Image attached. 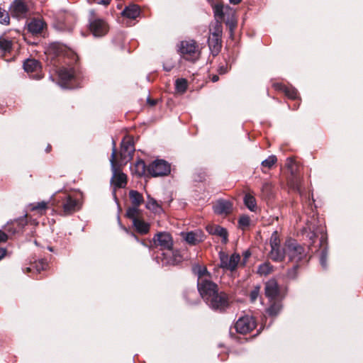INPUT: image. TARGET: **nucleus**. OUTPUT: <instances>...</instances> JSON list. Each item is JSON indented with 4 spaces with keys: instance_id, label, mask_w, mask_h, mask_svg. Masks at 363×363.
<instances>
[{
    "instance_id": "f257e3e1",
    "label": "nucleus",
    "mask_w": 363,
    "mask_h": 363,
    "mask_svg": "<svg viewBox=\"0 0 363 363\" xmlns=\"http://www.w3.org/2000/svg\"><path fill=\"white\" fill-rule=\"evenodd\" d=\"M52 205L58 214L64 216L73 214L82 207L79 201L66 191L55 194L52 198Z\"/></svg>"
},
{
    "instance_id": "f03ea898",
    "label": "nucleus",
    "mask_w": 363,
    "mask_h": 363,
    "mask_svg": "<svg viewBox=\"0 0 363 363\" xmlns=\"http://www.w3.org/2000/svg\"><path fill=\"white\" fill-rule=\"evenodd\" d=\"M285 252L289 262L299 264L308 262L305 247L294 239L289 238L285 241Z\"/></svg>"
},
{
    "instance_id": "7ed1b4c3",
    "label": "nucleus",
    "mask_w": 363,
    "mask_h": 363,
    "mask_svg": "<svg viewBox=\"0 0 363 363\" xmlns=\"http://www.w3.org/2000/svg\"><path fill=\"white\" fill-rule=\"evenodd\" d=\"M112 144V153L110 158L111 169L113 171L111 183L116 188H124L128 182L127 176L120 170V168L118 167L117 160L116 143L115 140H113Z\"/></svg>"
},
{
    "instance_id": "20e7f679",
    "label": "nucleus",
    "mask_w": 363,
    "mask_h": 363,
    "mask_svg": "<svg viewBox=\"0 0 363 363\" xmlns=\"http://www.w3.org/2000/svg\"><path fill=\"white\" fill-rule=\"evenodd\" d=\"M206 303L214 311L223 313L230 307V296L225 291H218Z\"/></svg>"
},
{
    "instance_id": "39448f33",
    "label": "nucleus",
    "mask_w": 363,
    "mask_h": 363,
    "mask_svg": "<svg viewBox=\"0 0 363 363\" xmlns=\"http://www.w3.org/2000/svg\"><path fill=\"white\" fill-rule=\"evenodd\" d=\"M142 212L137 213L135 208H128L125 216L133 221L135 230L140 235H146L149 233L150 225L141 218Z\"/></svg>"
},
{
    "instance_id": "423d86ee",
    "label": "nucleus",
    "mask_w": 363,
    "mask_h": 363,
    "mask_svg": "<svg viewBox=\"0 0 363 363\" xmlns=\"http://www.w3.org/2000/svg\"><path fill=\"white\" fill-rule=\"evenodd\" d=\"M170 172L169 163L164 160H156L147 166V174L152 177L167 176Z\"/></svg>"
},
{
    "instance_id": "0eeeda50",
    "label": "nucleus",
    "mask_w": 363,
    "mask_h": 363,
    "mask_svg": "<svg viewBox=\"0 0 363 363\" xmlns=\"http://www.w3.org/2000/svg\"><path fill=\"white\" fill-rule=\"evenodd\" d=\"M179 51L182 56L189 61L195 62L199 57V46L194 40L182 41Z\"/></svg>"
},
{
    "instance_id": "6e6552de",
    "label": "nucleus",
    "mask_w": 363,
    "mask_h": 363,
    "mask_svg": "<svg viewBox=\"0 0 363 363\" xmlns=\"http://www.w3.org/2000/svg\"><path fill=\"white\" fill-rule=\"evenodd\" d=\"M58 76L62 86L73 89L77 86V76L74 67H62L58 71Z\"/></svg>"
},
{
    "instance_id": "1a4fd4ad",
    "label": "nucleus",
    "mask_w": 363,
    "mask_h": 363,
    "mask_svg": "<svg viewBox=\"0 0 363 363\" xmlns=\"http://www.w3.org/2000/svg\"><path fill=\"white\" fill-rule=\"evenodd\" d=\"M197 288L205 303L218 291V286L210 279L198 281Z\"/></svg>"
},
{
    "instance_id": "9d476101",
    "label": "nucleus",
    "mask_w": 363,
    "mask_h": 363,
    "mask_svg": "<svg viewBox=\"0 0 363 363\" xmlns=\"http://www.w3.org/2000/svg\"><path fill=\"white\" fill-rule=\"evenodd\" d=\"M219 267L224 270L230 272L235 271L239 262H240V255L238 253H233L230 257H229L228 254L220 251L219 252Z\"/></svg>"
},
{
    "instance_id": "9b49d317",
    "label": "nucleus",
    "mask_w": 363,
    "mask_h": 363,
    "mask_svg": "<svg viewBox=\"0 0 363 363\" xmlns=\"http://www.w3.org/2000/svg\"><path fill=\"white\" fill-rule=\"evenodd\" d=\"M256 326L257 322L255 318L250 315L240 317L235 324L236 332L243 335L252 332Z\"/></svg>"
},
{
    "instance_id": "f8f14e48",
    "label": "nucleus",
    "mask_w": 363,
    "mask_h": 363,
    "mask_svg": "<svg viewBox=\"0 0 363 363\" xmlns=\"http://www.w3.org/2000/svg\"><path fill=\"white\" fill-rule=\"evenodd\" d=\"M155 247H160L161 250L168 251L173 247V238L170 233L167 232H159L152 238Z\"/></svg>"
},
{
    "instance_id": "ddd939ff",
    "label": "nucleus",
    "mask_w": 363,
    "mask_h": 363,
    "mask_svg": "<svg viewBox=\"0 0 363 363\" xmlns=\"http://www.w3.org/2000/svg\"><path fill=\"white\" fill-rule=\"evenodd\" d=\"M108 30V25L101 18H94L89 21V30L95 37L104 36Z\"/></svg>"
},
{
    "instance_id": "4468645a",
    "label": "nucleus",
    "mask_w": 363,
    "mask_h": 363,
    "mask_svg": "<svg viewBox=\"0 0 363 363\" xmlns=\"http://www.w3.org/2000/svg\"><path fill=\"white\" fill-rule=\"evenodd\" d=\"M10 11L14 17L26 18L29 12L28 1L14 0L11 5Z\"/></svg>"
},
{
    "instance_id": "2eb2a0df",
    "label": "nucleus",
    "mask_w": 363,
    "mask_h": 363,
    "mask_svg": "<svg viewBox=\"0 0 363 363\" xmlns=\"http://www.w3.org/2000/svg\"><path fill=\"white\" fill-rule=\"evenodd\" d=\"M135 152L133 140L130 138H125L121 144L120 160L123 162L132 159Z\"/></svg>"
},
{
    "instance_id": "dca6fc26",
    "label": "nucleus",
    "mask_w": 363,
    "mask_h": 363,
    "mask_svg": "<svg viewBox=\"0 0 363 363\" xmlns=\"http://www.w3.org/2000/svg\"><path fill=\"white\" fill-rule=\"evenodd\" d=\"M26 216L8 222L4 226V230L11 235L22 232L27 225Z\"/></svg>"
},
{
    "instance_id": "f3484780",
    "label": "nucleus",
    "mask_w": 363,
    "mask_h": 363,
    "mask_svg": "<svg viewBox=\"0 0 363 363\" xmlns=\"http://www.w3.org/2000/svg\"><path fill=\"white\" fill-rule=\"evenodd\" d=\"M264 294L269 300L274 298H283L281 295L279 285L277 281L274 279L268 280L264 284Z\"/></svg>"
},
{
    "instance_id": "a211bd4d",
    "label": "nucleus",
    "mask_w": 363,
    "mask_h": 363,
    "mask_svg": "<svg viewBox=\"0 0 363 363\" xmlns=\"http://www.w3.org/2000/svg\"><path fill=\"white\" fill-rule=\"evenodd\" d=\"M162 264L165 265H177L183 260V257L178 250H174L173 247L166 252H162Z\"/></svg>"
},
{
    "instance_id": "6ab92c4d",
    "label": "nucleus",
    "mask_w": 363,
    "mask_h": 363,
    "mask_svg": "<svg viewBox=\"0 0 363 363\" xmlns=\"http://www.w3.org/2000/svg\"><path fill=\"white\" fill-rule=\"evenodd\" d=\"M23 68L25 71L31 74L34 79H41V64L35 59H28L23 63Z\"/></svg>"
},
{
    "instance_id": "aec40b11",
    "label": "nucleus",
    "mask_w": 363,
    "mask_h": 363,
    "mask_svg": "<svg viewBox=\"0 0 363 363\" xmlns=\"http://www.w3.org/2000/svg\"><path fill=\"white\" fill-rule=\"evenodd\" d=\"M57 27L60 30L69 29L74 21V16L68 12H59L56 17Z\"/></svg>"
},
{
    "instance_id": "412c9836",
    "label": "nucleus",
    "mask_w": 363,
    "mask_h": 363,
    "mask_svg": "<svg viewBox=\"0 0 363 363\" xmlns=\"http://www.w3.org/2000/svg\"><path fill=\"white\" fill-rule=\"evenodd\" d=\"M206 229L209 234L221 238L223 244L228 243V233L226 228L218 225H208Z\"/></svg>"
},
{
    "instance_id": "4be33fe9",
    "label": "nucleus",
    "mask_w": 363,
    "mask_h": 363,
    "mask_svg": "<svg viewBox=\"0 0 363 363\" xmlns=\"http://www.w3.org/2000/svg\"><path fill=\"white\" fill-rule=\"evenodd\" d=\"M57 56L59 58L58 61L60 60L62 57L69 58V62L65 61V63L67 65L77 64L79 60V57L75 52L71 50L67 49L66 48H59L57 50Z\"/></svg>"
},
{
    "instance_id": "5701e85b",
    "label": "nucleus",
    "mask_w": 363,
    "mask_h": 363,
    "mask_svg": "<svg viewBox=\"0 0 363 363\" xmlns=\"http://www.w3.org/2000/svg\"><path fill=\"white\" fill-rule=\"evenodd\" d=\"M46 26L47 24L43 19L34 18L28 23V30L33 35H38Z\"/></svg>"
},
{
    "instance_id": "b1692460",
    "label": "nucleus",
    "mask_w": 363,
    "mask_h": 363,
    "mask_svg": "<svg viewBox=\"0 0 363 363\" xmlns=\"http://www.w3.org/2000/svg\"><path fill=\"white\" fill-rule=\"evenodd\" d=\"M129 198L131 201L132 206H130L128 208H135L137 213L142 212L141 210L139 209V206L144 202L143 194L136 190H130L129 191Z\"/></svg>"
},
{
    "instance_id": "393cba45",
    "label": "nucleus",
    "mask_w": 363,
    "mask_h": 363,
    "mask_svg": "<svg viewBox=\"0 0 363 363\" xmlns=\"http://www.w3.org/2000/svg\"><path fill=\"white\" fill-rule=\"evenodd\" d=\"M282 299L283 298H278L269 300V306L267 308L266 312L269 316L276 317L280 313L283 308Z\"/></svg>"
},
{
    "instance_id": "a878e982",
    "label": "nucleus",
    "mask_w": 363,
    "mask_h": 363,
    "mask_svg": "<svg viewBox=\"0 0 363 363\" xmlns=\"http://www.w3.org/2000/svg\"><path fill=\"white\" fill-rule=\"evenodd\" d=\"M205 235L200 230L189 232L186 234L185 240L189 245H196L204 240Z\"/></svg>"
},
{
    "instance_id": "bb28decb",
    "label": "nucleus",
    "mask_w": 363,
    "mask_h": 363,
    "mask_svg": "<svg viewBox=\"0 0 363 363\" xmlns=\"http://www.w3.org/2000/svg\"><path fill=\"white\" fill-rule=\"evenodd\" d=\"M214 212L218 215H228L232 211V203L229 201H218L213 206Z\"/></svg>"
},
{
    "instance_id": "cd10ccee",
    "label": "nucleus",
    "mask_w": 363,
    "mask_h": 363,
    "mask_svg": "<svg viewBox=\"0 0 363 363\" xmlns=\"http://www.w3.org/2000/svg\"><path fill=\"white\" fill-rule=\"evenodd\" d=\"M208 44L209 49L213 56L217 55L221 50L222 38L221 37H208Z\"/></svg>"
},
{
    "instance_id": "c85d7f7f",
    "label": "nucleus",
    "mask_w": 363,
    "mask_h": 363,
    "mask_svg": "<svg viewBox=\"0 0 363 363\" xmlns=\"http://www.w3.org/2000/svg\"><path fill=\"white\" fill-rule=\"evenodd\" d=\"M286 253L285 252V243L283 248L280 246L277 247H272L269 253V257L274 262H281L284 260Z\"/></svg>"
},
{
    "instance_id": "c756f323",
    "label": "nucleus",
    "mask_w": 363,
    "mask_h": 363,
    "mask_svg": "<svg viewBox=\"0 0 363 363\" xmlns=\"http://www.w3.org/2000/svg\"><path fill=\"white\" fill-rule=\"evenodd\" d=\"M320 262L323 268L327 266V257H328V249H327V238L322 235L320 238Z\"/></svg>"
},
{
    "instance_id": "7c9ffc66",
    "label": "nucleus",
    "mask_w": 363,
    "mask_h": 363,
    "mask_svg": "<svg viewBox=\"0 0 363 363\" xmlns=\"http://www.w3.org/2000/svg\"><path fill=\"white\" fill-rule=\"evenodd\" d=\"M140 13V7L136 4H131L128 6H126L121 13L123 16L130 19H135L138 16H139Z\"/></svg>"
},
{
    "instance_id": "2f4dec72",
    "label": "nucleus",
    "mask_w": 363,
    "mask_h": 363,
    "mask_svg": "<svg viewBox=\"0 0 363 363\" xmlns=\"http://www.w3.org/2000/svg\"><path fill=\"white\" fill-rule=\"evenodd\" d=\"M132 171L139 177H142L143 176H150L149 174H147V166L145 164V162L141 159L138 160L135 163L134 167L132 169Z\"/></svg>"
},
{
    "instance_id": "473e14b6",
    "label": "nucleus",
    "mask_w": 363,
    "mask_h": 363,
    "mask_svg": "<svg viewBox=\"0 0 363 363\" xmlns=\"http://www.w3.org/2000/svg\"><path fill=\"white\" fill-rule=\"evenodd\" d=\"M209 33L211 37H221L223 35V25L222 22L218 20H216L212 22L209 27Z\"/></svg>"
},
{
    "instance_id": "72a5a7b5",
    "label": "nucleus",
    "mask_w": 363,
    "mask_h": 363,
    "mask_svg": "<svg viewBox=\"0 0 363 363\" xmlns=\"http://www.w3.org/2000/svg\"><path fill=\"white\" fill-rule=\"evenodd\" d=\"M193 272L198 276V281L201 280H209L211 277V273L207 270L206 267L196 265L193 267Z\"/></svg>"
},
{
    "instance_id": "f704fd0d",
    "label": "nucleus",
    "mask_w": 363,
    "mask_h": 363,
    "mask_svg": "<svg viewBox=\"0 0 363 363\" xmlns=\"http://www.w3.org/2000/svg\"><path fill=\"white\" fill-rule=\"evenodd\" d=\"M146 208L155 213H161L163 212L162 206L153 198L148 196V200L145 205Z\"/></svg>"
},
{
    "instance_id": "c9c22d12",
    "label": "nucleus",
    "mask_w": 363,
    "mask_h": 363,
    "mask_svg": "<svg viewBox=\"0 0 363 363\" xmlns=\"http://www.w3.org/2000/svg\"><path fill=\"white\" fill-rule=\"evenodd\" d=\"M261 191L262 199H271L274 195V186L272 183L265 182L262 186Z\"/></svg>"
},
{
    "instance_id": "e433bc0d",
    "label": "nucleus",
    "mask_w": 363,
    "mask_h": 363,
    "mask_svg": "<svg viewBox=\"0 0 363 363\" xmlns=\"http://www.w3.org/2000/svg\"><path fill=\"white\" fill-rule=\"evenodd\" d=\"M244 203L250 211L252 212H255L257 211V206L256 199L250 194H247L245 195Z\"/></svg>"
},
{
    "instance_id": "4c0bfd02",
    "label": "nucleus",
    "mask_w": 363,
    "mask_h": 363,
    "mask_svg": "<svg viewBox=\"0 0 363 363\" xmlns=\"http://www.w3.org/2000/svg\"><path fill=\"white\" fill-rule=\"evenodd\" d=\"M274 270V267L269 262H265L259 265L257 269V274L261 276H267L271 274Z\"/></svg>"
},
{
    "instance_id": "58836bf2",
    "label": "nucleus",
    "mask_w": 363,
    "mask_h": 363,
    "mask_svg": "<svg viewBox=\"0 0 363 363\" xmlns=\"http://www.w3.org/2000/svg\"><path fill=\"white\" fill-rule=\"evenodd\" d=\"M12 41L4 36L0 37V50L4 53H10L12 50Z\"/></svg>"
},
{
    "instance_id": "ea45409f",
    "label": "nucleus",
    "mask_w": 363,
    "mask_h": 363,
    "mask_svg": "<svg viewBox=\"0 0 363 363\" xmlns=\"http://www.w3.org/2000/svg\"><path fill=\"white\" fill-rule=\"evenodd\" d=\"M176 90L179 93H184L188 88V82L186 79L179 78L175 82Z\"/></svg>"
},
{
    "instance_id": "a19ab883",
    "label": "nucleus",
    "mask_w": 363,
    "mask_h": 363,
    "mask_svg": "<svg viewBox=\"0 0 363 363\" xmlns=\"http://www.w3.org/2000/svg\"><path fill=\"white\" fill-rule=\"evenodd\" d=\"M213 12L214 16L216 20L220 21L221 22L224 21L225 12L224 8L222 4H217L213 6Z\"/></svg>"
},
{
    "instance_id": "79ce46f5",
    "label": "nucleus",
    "mask_w": 363,
    "mask_h": 363,
    "mask_svg": "<svg viewBox=\"0 0 363 363\" xmlns=\"http://www.w3.org/2000/svg\"><path fill=\"white\" fill-rule=\"evenodd\" d=\"M285 95L290 99L296 101L299 99V94L296 89L287 86L284 92Z\"/></svg>"
},
{
    "instance_id": "37998d69",
    "label": "nucleus",
    "mask_w": 363,
    "mask_h": 363,
    "mask_svg": "<svg viewBox=\"0 0 363 363\" xmlns=\"http://www.w3.org/2000/svg\"><path fill=\"white\" fill-rule=\"evenodd\" d=\"M277 162V157L275 155H272L269 156L266 160L262 162V166L264 168H267L270 169Z\"/></svg>"
},
{
    "instance_id": "c03bdc74",
    "label": "nucleus",
    "mask_w": 363,
    "mask_h": 363,
    "mask_svg": "<svg viewBox=\"0 0 363 363\" xmlns=\"http://www.w3.org/2000/svg\"><path fill=\"white\" fill-rule=\"evenodd\" d=\"M301 264H302L294 263V264L293 265L292 268L289 269L287 271V273H286L287 278H289L290 279H295L297 277V275H298V268L300 267V266Z\"/></svg>"
},
{
    "instance_id": "a18cd8bd",
    "label": "nucleus",
    "mask_w": 363,
    "mask_h": 363,
    "mask_svg": "<svg viewBox=\"0 0 363 363\" xmlns=\"http://www.w3.org/2000/svg\"><path fill=\"white\" fill-rule=\"evenodd\" d=\"M250 225V218L248 216H242L238 219V225L239 228L242 230H245Z\"/></svg>"
},
{
    "instance_id": "49530a36",
    "label": "nucleus",
    "mask_w": 363,
    "mask_h": 363,
    "mask_svg": "<svg viewBox=\"0 0 363 363\" xmlns=\"http://www.w3.org/2000/svg\"><path fill=\"white\" fill-rule=\"evenodd\" d=\"M0 23L6 26L10 23L9 13L1 7H0Z\"/></svg>"
},
{
    "instance_id": "de8ad7c7",
    "label": "nucleus",
    "mask_w": 363,
    "mask_h": 363,
    "mask_svg": "<svg viewBox=\"0 0 363 363\" xmlns=\"http://www.w3.org/2000/svg\"><path fill=\"white\" fill-rule=\"evenodd\" d=\"M48 208V203L45 201L38 202L35 204L31 205L32 211H37L39 213H42L43 211H45Z\"/></svg>"
},
{
    "instance_id": "09e8293b",
    "label": "nucleus",
    "mask_w": 363,
    "mask_h": 363,
    "mask_svg": "<svg viewBox=\"0 0 363 363\" xmlns=\"http://www.w3.org/2000/svg\"><path fill=\"white\" fill-rule=\"evenodd\" d=\"M226 10L229 11L231 13V18L230 19H227L226 24L229 26L230 30L232 31L234 28H235L237 26L236 20L234 18V13L235 11L230 9L229 6H227Z\"/></svg>"
},
{
    "instance_id": "8fccbe9b",
    "label": "nucleus",
    "mask_w": 363,
    "mask_h": 363,
    "mask_svg": "<svg viewBox=\"0 0 363 363\" xmlns=\"http://www.w3.org/2000/svg\"><path fill=\"white\" fill-rule=\"evenodd\" d=\"M270 246L271 248L280 246V240L277 231H274L271 235Z\"/></svg>"
},
{
    "instance_id": "3c124183",
    "label": "nucleus",
    "mask_w": 363,
    "mask_h": 363,
    "mask_svg": "<svg viewBox=\"0 0 363 363\" xmlns=\"http://www.w3.org/2000/svg\"><path fill=\"white\" fill-rule=\"evenodd\" d=\"M33 266H35V270L40 273L41 271L47 269L48 264L46 260L41 259L38 262H35Z\"/></svg>"
},
{
    "instance_id": "603ef678",
    "label": "nucleus",
    "mask_w": 363,
    "mask_h": 363,
    "mask_svg": "<svg viewBox=\"0 0 363 363\" xmlns=\"http://www.w3.org/2000/svg\"><path fill=\"white\" fill-rule=\"evenodd\" d=\"M260 291V286H256L254 287V289L250 292L249 296L250 299L252 302H255L257 297L259 296Z\"/></svg>"
},
{
    "instance_id": "864d4df0",
    "label": "nucleus",
    "mask_w": 363,
    "mask_h": 363,
    "mask_svg": "<svg viewBox=\"0 0 363 363\" xmlns=\"http://www.w3.org/2000/svg\"><path fill=\"white\" fill-rule=\"evenodd\" d=\"M206 177L207 174L206 172H200L196 174L195 181L202 182L206 180Z\"/></svg>"
},
{
    "instance_id": "5fc2aeb1",
    "label": "nucleus",
    "mask_w": 363,
    "mask_h": 363,
    "mask_svg": "<svg viewBox=\"0 0 363 363\" xmlns=\"http://www.w3.org/2000/svg\"><path fill=\"white\" fill-rule=\"evenodd\" d=\"M272 86L277 91L284 92L287 86L280 82H276L272 84Z\"/></svg>"
},
{
    "instance_id": "6e6d98bb",
    "label": "nucleus",
    "mask_w": 363,
    "mask_h": 363,
    "mask_svg": "<svg viewBox=\"0 0 363 363\" xmlns=\"http://www.w3.org/2000/svg\"><path fill=\"white\" fill-rule=\"evenodd\" d=\"M9 240V235L6 231L0 230V243L6 242Z\"/></svg>"
},
{
    "instance_id": "4d7b16f0",
    "label": "nucleus",
    "mask_w": 363,
    "mask_h": 363,
    "mask_svg": "<svg viewBox=\"0 0 363 363\" xmlns=\"http://www.w3.org/2000/svg\"><path fill=\"white\" fill-rule=\"evenodd\" d=\"M158 102L157 99H151L150 97H148L147 99V104L149 106L153 107L157 105Z\"/></svg>"
},
{
    "instance_id": "13d9d810",
    "label": "nucleus",
    "mask_w": 363,
    "mask_h": 363,
    "mask_svg": "<svg viewBox=\"0 0 363 363\" xmlns=\"http://www.w3.org/2000/svg\"><path fill=\"white\" fill-rule=\"evenodd\" d=\"M131 236H133L138 242H140L141 244L145 247H150V245L145 242V240H140L139 238L133 232L130 233Z\"/></svg>"
},
{
    "instance_id": "bf43d9fd",
    "label": "nucleus",
    "mask_w": 363,
    "mask_h": 363,
    "mask_svg": "<svg viewBox=\"0 0 363 363\" xmlns=\"http://www.w3.org/2000/svg\"><path fill=\"white\" fill-rule=\"evenodd\" d=\"M228 72V67L226 66L222 65L218 67V72L220 74H225Z\"/></svg>"
},
{
    "instance_id": "052dcab7",
    "label": "nucleus",
    "mask_w": 363,
    "mask_h": 363,
    "mask_svg": "<svg viewBox=\"0 0 363 363\" xmlns=\"http://www.w3.org/2000/svg\"><path fill=\"white\" fill-rule=\"evenodd\" d=\"M111 0H94V1L99 4L108 5Z\"/></svg>"
},
{
    "instance_id": "680f3d73",
    "label": "nucleus",
    "mask_w": 363,
    "mask_h": 363,
    "mask_svg": "<svg viewBox=\"0 0 363 363\" xmlns=\"http://www.w3.org/2000/svg\"><path fill=\"white\" fill-rule=\"evenodd\" d=\"M243 258L245 261H246L250 256H251V252L250 250H247L245 251L242 254Z\"/></svg>"
},
{
    "instance_id": "e2e57ef3",
    "label": "nucleus",
    "mask_w": 363,
    "mask_h": 363,
    "mask_svg": "<svg viewBox=\"0 0 363 363\" xmlns=\"http://www.w3.org/2000/svg\"><path fill=\"white\" fill-rule=\"evenodd\" d=\"M7 250L5 248H0V260L2 259L6 255Z\"/></svg>"
},
{
    "instance_id": "0e129e2a",
    "label": "nucleus",
    "mask_w": 363,
    "mask_h": 363,
    "mask_svg": "<svg viewBox=\"0 0 363 363\" xmlns=\"http://www.w3.org/2000/svg\"><path fill=\"white\" fill-rule=\"evenodd\" d=\"M293 189L296 191H298L300 192L301 190H300V186H299V184L297 180H296V182H294V184H293Z\"/></svg>"
},
{
    "instance_id": "69168bd1",
    "label": "nucleus",
    "mask_w": 363,
    "mask_h": 363,
    "mask_svg": "<svg viewBox=\"0 0 363 363\" xmlns=\"http://www.w3.org/2000/svg\"><path fill=\"white\" fill-rule=\"evenodd\" d=\"M300 100L301 99H297V100L294 101L295 103L293 105V109L294 110H296V109H297L299 107V106H300Z\"/></svg>"
},
{
    "instance_id": "338daca9",
    "label": "nucleus",
    "mask_w": 363,
    "mask_h": 363,
    "mask_svg": "<svg viewBox=\"0 0 363 363\" xmlns=\"http://www.w3.org/2000/svg\"><path fill=\"white\" fill-rule=\"evenodd\" d=\"M35 270V266L32 265L30 267H26L25 271L26 273L30 272L32 271Z\"/></svg>"
},
{
    "instance_id": "774afa93",
    "label": "nucleus",
    "mask_w": 363,
    "mask_h": 363,
    "mask_svg": "<svg viewBox=\"0 0 363 363\" xmlns=\"http://www.w3.org/2000/svg\"><path fill=\"white\" fill-rule=\"evenodd\" d=\"M218 79H219L218 76L216 75V74L213 75V77H211V80H212L213 82H216L218 81Z\"/></svg>"
}]
</instances>
